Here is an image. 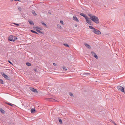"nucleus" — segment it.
Masks as SVG:
<instances>
[{
  "label": "nucleus",
  "instance_id": "cd10ccee",
  "mask_svg": "<svg viewBox=\"0 0 125 125\" xmlns=\"http://www.w3.org/2000/svg\"><path fill=\"white\" fill-rule=\"evenodd\" d=\"M69 94L71 96H73V94L71 93H70Z\"/></svg>",
  "mask_w": 125,
  "mask_h": 125
},
{
  "label": "nucleus",
  "instance_id": "c756f323",
  "mask_svg": "<svg viewBox=\"0 0 125 125\" xmlns=\"http://www.w3.org/2000/svg\"><path fill=\"white\" fill-rule=\"evenodd\" d=\"M57 27L58 28H60V27H61V26L59 25H57Z\"/></svg>",
  "mask_w": 125,
  "mask_h": 125
},
{
  "label": "nucleus",
  "instance_id": "393cba45",
  "mask_svg": "<svg viewBox=\"0 0 125 125\" xmlns=\"http://www.w3.org/2000/svg\"><path fill=\"white\" fill-rule=\"evenodd\" d=\"M62 67V68L63 69L64 71H66L67 70L66 68L64 66Z\"/></svg>",
  "mask_w": 125,
  "mask_h": 125
},
{
  "label": "nucleus",
  "instance_id": "9d476101",
  "mask_svg": "<svg viewBox=\"0 0 125 125\" xmlns=\"http://www.w3.org/2000/svg\"><path fill=\"white\" fill-rule=\"evenodd\" d=\"M4 78L6 79H8V76L4 73H3L2 74Z\"/></svg>",
  "mask_w": 125,
  "mask_h": 125
},
{
  "label": "nucleus",
  "instance_id": "f257e3e1",
  "mask_svg": "<svg viewBox=\"0 0 125 125\" xmlns=\"http://www.w3.org/2000/svg\"><path fill=\"white\" fill-rule=\"evenodd\" d=\"M88 16L90 17V19L95 23L98 24L99 23V21L98 17L90 13L88 14Z\"/></svg>",
  "mask_w": 125,
  "mask_h": 125
},
{
  "label": "nucleus",
  "instance_id": "aec40b11",
  "mask_svg": "<svg viewBox=\"0 0 125 125\" xmlns=\"http://www.w3.org/2000/svg\"><path fill=\"white\" fill-rule=\"evenodd\" d=\"M7 104H8L9 105H10V106H15V105L14 104H11L10 103H7Z\"/></svg>",
  "mask_w": 125,
  "mask_h": 125
},
{
  "label": "nucleus",
  "instance_id": "ddd939ff",
  "mask_svg": "<svg viewBox=\"0 0 125 125\" xmlns=\"http://www.w3.org/2000/svg\"><path fill=\"white\" fill-rule=\"evenodd\" d=\"M32 13L33 14V15L35 16H36L37 15V14L36 13H35V11L33 10H32Z\"/></svg>",
  "mask_w": 125,
  "mask_h": 125
},
{
  "label": "nucleus",
  "instance_id": "2eb2a0df",
  "mask_svg": "<svg viewBox=\"0 0 125 125\" xmlns=\"http://www.w3.org/2000/svg\"><path fill=\"white\" fill-rule=\"evenodd\" d=\"M31 32L33 33H35L37 34H39L37 32L33 30H31Z\"/></svg>",
  "mask_w": 125,
  "mask_h": 125
},
{
  "label": "nucleus",
  "instance_id": "39448f33",
  "mask_svg": "<svg viewBox=\"0 0 125 125\" xmlns=\"http://www.w3.org/2000/svg\"><path fill=\"white\" fill-rule=\"evenodd\" d=\"M29 89L31 91L34 92L35 93H38V92L37 91V90L35 89L32 87H30Z\"/></svg>",
  "mask_w": 125,
  "mask_h": 125
},
{
  "label": "nucleus",
  "instance_id": "2f4dec72",
  "mask_svg": "<svg viewBox=\"0 0 125 125\" xmlns=\"http://www.w3.org/2000/svg\"><path fill=\"white\" fill-rule=\"evenodd\" d=\"M13 24H14L15 25H17V26H19V24H16V23H13Z\"/></svg>",
  "mask_w": 125,
  "mask_h": 125
},
{
  "label": "nucleus",
  "instance_id": "a878e982",
  "mask_svg": "<svg viewBox=\"0 0 125 125\" xmlns=\"http://www.w3.org/2000/svg\"><path fill=\"white\" fill-rule=\"evenodd\" d=\"M94 57L95 58H96V59H98V58L97 56V55H96V54L95 55H94Z\"/></svg>",
  "mask_w": 125,
  "mask_h": 125
},
{
  "label": "nucleus",
  "instance_id": "f3484780",
  "mask_svg": "<svg viewBox=\"0 0 125 125\" xmlns=\"http://www.w3.org/2000/svg\"><path fill=\"white\" fill-rule=\"evenodd\" d=\"M89 28L91 29H93V30H94V29H95V28H94L93 26H89Z\"/></svg>",
  "mask_w": 125,
  "mask_h": 125
},
{
  "label": "nucleus",
  "instance_id": "f8f14e48",
  "mask_svg": "<svg viewBox=\"0 0 125 125\" xmlns=\"http://www.w3.org/2000/svg\"><path fill=\"white\" fill-rule=\"evenodd\" d=\"M36 30L39 33H40L42 34H43V33L41 31H40V30H38V29H36Z\"/></svg>",
  "mask_w": 125,
  "mask_h": 125
},
{
  "label": "nucleus",
  "instance_id": "c85d7f7f",
  "mask_svg": "<svg viewBox=\"0 0 125 125\" xmlns=\"http://www.w3.org/2000/svg\"><path fill=\"white\" fill-rule=\"evenodd\" d=\"M18 9L20 10H21V7H18Z\"/></svg>",
  "mask_w": 125,
  "mask_h": 125
},
{
  "label": "nucleus",
  "instance_id": "4c0bfd02",
  "mask_svg": "<svg viewBox=\"0 0 125 125\" xmlns=\"http://www.w3.org/2000/svg\"><path fill=\"white\" fill-rule=\"evenodd\" d=\"M76 27L77 26V25H75V26Z\"/></svg>",
  "mask_w": 125,
  "mask_h": 125
},
{
  "label": "nucleus",
  "instance_id": "a211bd4d",
  "mask_svg": "<svg viewBox=\"0 0 125 125\" xmlns=\"http://www.w3.org/2000/svg\"><path fill=\"white\" fill-rule=\"evenodd\" d=\"M0 111L2 113H4V110L1 108H0Z\"/></svg>",
  "mask_w": 125,
  "mask_h": 125
},
{
  "label": "nucleus",
  "instance_id": "1a4fd4ad",
  "mask_svg": "<svg viewBox=\"0 0 125 125\" xmlns=\"http://www.w3.org/2000/svg\"><path fill=\"white\" fill-rule=\"evenodd\" d=\"M29 22V23L31 25H34V24L33 22V21H30L29 20L28 21Z\"/></svg>",
  "mask_w": 125,
  "mask_h": 125
},
{
  "label": "nucleus",
  "instance_id": "5701e85b",
  "mask_svg": "<svg viewBox=\"0 0 125 125\" xmlns=\"http://www.w3.org/2000/svg\"><path fill=\"white\" fill-rule=\"evenodd\" d=\"M0 83L2 84H3V81L2 79H0Z\"/></svg>",
  "mask_w": 125,
  "mask_h": 125
},
{
  "label": "nucleus",
  "instance_id": "f03ea898",
  "mask_svg": "<svg viewBox=\"0 0 125 125\" xmlns=\"http://www.w3.org/2000/svg\"><path fill=\"white\" fill-rule=\"evenodd\" d=\"M80 14V15L84 17L86 20V21L88 24L90 25H92L91 21L88 18V17L86 16V15L83 13H81Z\"/></svg>",
  "mask_w": 125,
  "mask_h": 125
},
{
  "label": "nucleus",
  "instance_id": "4468645a",
  "mask_svg": "<svg viewBox=\"0 0 125 125\" xmlns=\"http://www.w3.org/2000/svg\"><path fill=\"white\" fill-rule=\"evenodd\" d=\"M31 112L32 113H34L35 111V109H34L32 108L31 109Z\"/></svg>",
  "mask_w": 125,
  "mask_h": 125
},
{
  "label": "nucleus",
  "instance_id": "bb28decb",
  "mask_svg": "<svg viewBox=\"0 0 125 125\" xmlns=\"http://www.w3.org/2000/svg\"><path fill=\"white\" fill-rule=\"evenodd\" d=\"M36 28L38 29H39L40 30H42V29L40 28V27H35Z\"/></svg>",
  "mask_w": 125,
  "mask_h": 125
},
{
  "label": "nucleus",
  "instance_id": "6ab92c4d",
  "mask_svg": "<svg viewBox=\"0 0 125 125\" xmlns=\"http://www.w3.org/2000/svg\"><path fill=\"white\" fill-rule=\"evenodd\" d=\"M91 53L92 55H93L94 56V55L96 54L93 51H92L91 52Z\"/></svg>",
  "mask_w": 125,
  "mask_h": 125
},
{
  "label": "nucleus",
  "instance_id": "f704fd0d",
  "mask_svg": "<svg viewBox=\"0 0 125 125\" xmlns=\"http://www.w3.org/2000/svg\"><path fill=\"white\" fill-rule=\"evenodd\" d=\"M8 62H9L11 64H12V63H11V62H10V61H8Z\"/></svg>",
  "mask_w": 125,
  "mask_h": 125
},
{
  "label": "nucleus",
  "instance_id": "473e14b6",
  "mask_svg": "<svg viewBox=\"0 0 125 125\" xmlns=\"http://www.w3.org/2000/svg\"><path fill=\"white\" fill-rule=\"evenodd\" d=\"M53 64L54 66H55L56 65V64L55 63H53Z\"/></svg>",
  "mask_w": 125,
  "mask_h": 125
},
{
  "label": "nucleus",
  "instance_id": "72a5a7b5",
  "mask_svg": "<svg viewBox=\"0 0 125 125\" xmlns=\"http://www.w3.org/2000/svg\"><path fill=\"white\" fill-rule=\"evenodd\" d=\"M48 13L50 15V14H51V12L50 11H48Z\"/></svg>",
  "mask_w": 125,
  "mask_h": 125
},
{
  "label": "nucleus",
  "instance_id": "412c9836",
  "mask_svg": "<svg viewBox=\"0 0 125 125\" xmlns=\"http://www.w3.org/2000/svg\"><path fill=\"white\" fill-rule=\"evenodd\" d=\"M90 73H84V75H85L87 76L90 74Z\"/></svg>",
  "mask_w": 125,
  "mask_h": 125
},
{
  "label": "nucleus",
  "instance_id": "423d86ee",
  "mask_svg": "<svg viewBox=\"0 0 125 125\" xmlns=\"http://www.w3.org/2000/svg\"><path fill=\"white\" fill-rule=\"evenodd\" d=\"M46 100L47 101L54 102L55 101H57L55 100L54 99H53L51 98H47L46 99Z\"/></svg>",
  "mask_w": 125,
  "mask_h": 125
},
{
  "label": "nucleus",
  "instance_id": "7c9ffc66",
  "mask_svg": "<svg viewBox=\"0 0 125 125\" xmlns=\"http://www.w3.org/2000/svg\"><path fill=\"white\" fill-rule=\"evenodd\" d=\"M60 23L62 24H63V21H60Z\"/></svg>",
  "mask_w": 125,
  "mask_h": 125
},
{
  "label": "nucleus",
  "instance_id": "7ed1b4c3",
  "mask_svg": "<svg viewBox=\"0 0 125 125\" xmlns=\"http://www.w3.org/2000/svg\"><path fill=\"white\" fill-rule=\"evenodd\" d=\"M17 39V38L12 35H10L8 38L9 40L10 41L14 42Z\"/></svg>",
  "mask_w": 125,
  "mask_h": 125
},
{
  "label": "nucleus",
  "instance_id": "20e7f679",
  "mask_svg": "<svg viewBox=\"0 0 125 125\" xmlns=\"http://www.w3.org/2000/svg\"><path fill=\"white\" fill-rule=\"evenodd\" d=\"M92 31L94 33L97 35H99L101 33V32L99 30L95 28L94 29V30H93Z\"/></svg>",
  "mask_w": 125,
  "mask_h": 125
},
{
  "label": "nucleus",
  "instance_id": "dca6fc26",
  "mask_svg": "<svg viewBox=\"0 0 125 125\" xmlns=\"http://www.w3.org/2000/svg\"><path fill=\"white\" fill-rule=\"evenodd\" d=\"M26 64V65L28 66H31V64L29 62H27Z\"/></svg>",
  "mask_w": 125,
  "mask_h": 125
},
{
  "label": "nucleus",
  "instance_id": "b1692460",
  "mask_svg": "<svg viewBox=\"0 0 125 125\" xmlns=\"http://www.w3.org/2000/svg\"><path fill=\"white\" fill-rule=\"evenodd\" d=\"M59 121L60 124H62V121L61 119H59Z\"/></svg>",
  "mask_w": 125,
  "mask_h": 125
},
{
  "label": "nucleus",
  "instance_id": "4be33fe9",
  "mask_svg": "<svg viewBox=\"0 0 125 125\" xmlns=\"http://www.w3.org/2000/svg\"><path fill=\"white\" fill-rule=\"evenodd\" d=\"M63 45L66 47H69V45L68 44H63Z\"/></svg>",
  "mask_w": 125,
  "mask_h": 125
},
{
  "label": "nucleus",
  "instance_id": "6e6552de",
  "mask_svg": "<svg viewBox=\"0 0 125 125\" xmlns=\"http://www.w3.org/2000/svg\"><path fill=\"white\" fill-rule=\"evenodd\" d=\"M84 45H85V46L88 49H90L91 48V47L90 45L87 44L85 43H84Z\"/></svg>",
  "mask_w": 125,
  "mask_h": 125
},
{
  "label": "nucleus",
  "instance_id": "9b49d317",
  "mask_svg": "<svg viewBox=\"0 0 125 125\" xmlns=\"http://www.w3.org/2000/svg\"><path fill=\"white\" fill-rule=\"evenodd\" d=\"M41 23L42 24V25H43L44 26H45L46 27H47V25L43 21H41Z\"/></svg>",
  "mask_w": 125,
  "mask_h": 125
},
{
  "label": "nucleus",
  "instance_id": "e433bc0d",
  "mask_svg": "<svg viewBox=\"0 0 125 125\" xmlns=\"http://www.w3.org/2000/svg\"><path fill=\"white\" fill-rule=\"evenodd\" d=\"M114 124H115V125H117L115 124V123L114 122Z\"/></svg>",
  "mask_w": 125,
  "mask_h": 125
},
{
  "label": "nucleus",
  "instance_id": "0eeeda50",
  "mask_svg": "<svg viewBox=\"0 0 125 125\" xmlns=\"http://www.w3.org/2000/svg\"><path fill=\"white\" fill-rule=\"evenodd\" d=\"M73 19L74 21L77 22H79V21L78 20V18L76 16H73Z\"/></svg>",
  "mask_w": 125,
  "mask_h": 125
},
{
  "label": "nucleus",
  "instance_id": "c9c22d12",
  "mask_svg": "<svg viewBox=\"0 0 125 125\" xmlns=\"http://www.w3.org/2000/svg\"><path fill=\"white\" fill-rule=\"evenodd\" d=\"M34 70L35 71H36V69H34Z\"/></svg>",
  "mask_w": 125,
  "mask_h": 125
}]
</instances>
